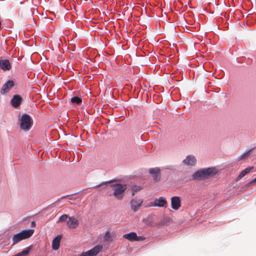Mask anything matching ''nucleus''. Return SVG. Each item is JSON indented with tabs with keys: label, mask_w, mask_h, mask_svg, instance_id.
I'll return each instance as SVG.
<instances>
[{
	"label": "nucleus",
	"mask_w": 256,
	"mask_h": 256,
	"mask_svg": "<svg viewBox=\"0 0 256 256\" xmlns=\"http://www.w3.org/2000/svg\"><path fill=\"white\" fill-rule=\"evenodd\" d=\"M68 218L69 216L68 214H64L60 217L59 220L57 222V223L66 222L67 220H68Z\"/></svg>",
	"instance_id": "20"
},
{
	"label": "nucleus",
	"mask_w": 256,
	"mask_h": 256,
	"mask_svg": "<svg viewBox=\"0 0 256 256\" xmlns=\"http://www.w3.org/2000/svg\"><path fill=\"white\" fill-rule=\"evenodd\" d=\"M110 188L113 191V196L118 200H122L124 196V192L127 188L126 184H116L110 185Z\"/></svg>",
	"instance_id": "2"
},
{
	"label": "nucleus",
	"mask_w": 256,
	"mask_h": 256,
	"mask_svg": "<svg viewBox=\"0 0 256 256\" xmlns=\"http://www.w3.org/2000/svg\"><path fill=\"white\" fill-rule=\"evenodd\" d=\"M154 206L158 207H165L167 206V202L166 199L161 196L158 198H156L154 201Z\"/></svg>",
	"instance_id": "12"
},
{
	"label": "nucleus",
	"mask_w": 256,
	"mask_h": 256,
	"mask_svg": "<svg viewBox=\"0 0 256 256\" xmlns=\"http://www.w3.org/2000/svg\"><path fill=\"white\" fill-rule=\"evenodd\" d=\"M149 172L152 175L154 180L158 182L160 178V172L158 168H152L149 170Z\"/></svg>",
	"instance_id": "10"
},
{
	"label": "nucleus",
	"mask_w": 256,
	"mask_h": 256,
	"mask_svg": "<svg viewBox=\"0 0 256 256\" xmlns=\"http://www.w3.org/2000/svg\"><path fill=\"white\" fill-rule=\"evenodd\" d=\"M66 226L70 229L76 228L79 226V222L74 216H69L66 221Z\"/></svg>",
	"instance_id": "6"
},
{
	"label": "nucleus",
	"mask_w": 256,
	"mask_h": 256,
	"mask_svg": "<svg viewBox=\"0 0 256 256\" xmlns=\"http://www.w3.org/2000/svg\"><path fill=\"white\" fill-rule=\"evenodd\" d=\"M196 162L194 156L189 155L186 156V159L183 160L182 162L186 166H192L196 164Z\"/></svg>",
	"instance_id": "13"
},
{
	"label": "nucleus",
	"mask_w": 256,
	"mask_h": 256,
	"mask_svg": "<svg viewBox=\"0 0 256 256\" xmlns=\"http://www.w3.org/2000/svg\"><path fill=\"white\" fill-rule=\"evenodd\" d=\"M254 168L253 166L248 167L245 168L244 170H242L240 174L238 176V179H240L245 175L249 173L252 169Z\"/></svg>",
	"instance_id": "17"
},
{
	"label": "nucleus",
	"mask_w": 256,
	"mask_h": 256,
	"mask_svg": "<svg viewBox=\"0 0 256 256\" xmlns=\"http://www.w3.org/2000/svg\"><path fill=\"white\" fill-rule=\"evenodd\" d=\"M70 102L72 104H76L80 105L82 102V100L78 96H74L71 98Z\"/></svg>",
	"instance_id": "18"
},
{
	"label": "nucleus",
	"mask_w": 256,
	"mask_h": 256,
	"mask_svg": "<svg viewBox=\"0 0 256 256\" xmlns=\"http://www.w3.org/2000/svg\"><path fill=\"white\" fill-rule=\"evenodd\" d=\"M146 238L143 236H138L137 234H136V238L135 242H140V241H143L145 240Z\"/></svg>",
	"instance_id": "23"
},
{
	"label": "nucleus",
	"mask_w": 256,
	"mask_h": 256,
	"mask_svg": "<svg viewBox=\"0 0 256 256\" xmlns=\"http://www.w3.org/2000/svg\"><path fill=\"white\" fill-rule=\"evenodd\" d=\"M102 246L101 245H97L92 249L82 252L79 256H96L100 250Z\"/></svg>",
	"instance_id": "5"
},
{
	"label": "nucleus",
	"mask_w": 256,
	"mask_h": 256,
	"mask_svg": "<svg viewBox=\"0 0 256 256\" xmlns=\"http://www.w3.org/2000/svg\"><path fill=\"white\" fill-rule=\"evenodd\" d=\"M0 68L4 70H10L11 68L10 64L8 60H0Z\"/></svg>",
	"instance_id": "14"
},
{
	"label": "nucleus",
	"mask_w": 256,
	"mask_h": 256,
	"mask_svg": "<svg viewBox=\"0 0 256 256\" xmlns=\"http://www.w3.org/2000/svg\"><path fill=\"white\" fill-rule=\"evenodd\" d=\"M34 230H24L14 234L12 236V245H14L21 240L30 238L34 234Z\"/></svg>",
	"instance_id": "3"
},
{
	"label": "nucleus",
	"mask_w": 256,
	"mask_h": 256,
	"mask_svg": "<svg viewBox=\"0 0 256 256\" xmlns=\"http://www.w3.org/2000/svg\"><path fill=\"white\" fill-rule=\"evenodd\" d=\"M142 189V188L140 186H134L132 188V196H134L135 194L140 190Z\"/></svg>",
	"instance_id": "21"
},
{
	"label": "nucleus",
	"mask_w": 256,
	"mask_h": 256,
	"mask_svg": "<svg viewBox=\"0 0 256 256\" xmlns=\"http://www.w3.org/2000/svg\"><path fill=\"white\" fill-rule=\"evenodd\" d=\"M254 183H256V178L254 180H252L250 182L248 183V185H250V184H252Z\"/></svg>",
	"instance_id": "24"
},
{
	"label": "nucleus",
	"mask_w": 256,
	"mask_h": 256,
	"mask_svg": "<svg viewBox=\"0 0 256 256\" xmlns=\"http://www.w3.org/2000/svg\"><path fill=\"white\" fill-rule=\"evenodd\" d=\"M22 102V97L18 94L14 95L10 100L12 106L15 108H18Z\"/></svg>",
	"instance_id": "11"
},
{
	"label": "nucleus",
	"mask_w": 256,
	"mask_h": 256,
	"mask_svg": "<svg viewBox=\"0 0 256 256\" xmlns=\"http://www.w3.org/2000/svg\"><path fill=\"white\" fill-rule=\"evenodd\" d=\"M62 236L60 235L56 236L52 241V248L54 250H58L60 248V241Z\"/></svg>",
	"instance_id": "15"
},
{
	"label": "nucleus",
	"mask_w": 256,
	"mask_h": 256,
	"mask_svg": "<svg viewBox=\"0 0 256 256\" xmlns=\"http://www.w3.org/2000/svg\"><path fill=\"white\" fill-rule=\"evenodd\" d=\"M255 147H256V146Z\"/></svg>",
	"instance_id": "26"
},
{
	"label": "nucleus",
	"mask_w": 256,
	"mask_h": 256,
	"mask_svg": "<svg viewBox=\"0 0 256 256\" xmlns=\"http://www.w3.org/2000/svg\"><path fill=\"white\" fill-rule=\"evenodd\" d=\"M36 226V223L34 221H32V226H33V227H34Z\"/></svg>",
	"instance_id": "25"
},
{
	"label": "nucleus",
	"mask_w": 256,
	"mask_h": 256,
	"mask_svg": "<svg viewBox=\"0 0 256 256\" xmlns=\"http://www.w3.org/2000/svg\"><path fill=\"white\" fill-rule=\"evenodd\" d=\"M142 203V200L136 198L132 199L130 202V206L134 212L137 211Z\"/></svg>",
	"instance_id": "7"
},
{
	"label": "nucleus",
	"mask_w": 256,
	"mask_h": 256,
	"mask_svg": "<svg viewBox=\"0 0 256 256\" xmlns=\"http://www.w3.org/2000/svg\"><path fill=\"white\" fill-rule=\"evenodd\" d=\"M14 86V82L12 80H8L2 86L1 89V94H4L8 92L11 88Z\"/></svg>",
	"instance_id": "9"
},
{
	"label": "nucleus",
	"mask_w": 256,
	"mask_h": 256,
	"mask_svg": "<svg viewBox=\"0 0 256 256\" xmlns=\"http://www.w3.org/2000/svg\"><path fill=\"white\" fill-rule=\"evenodd\" d=\"M252 150V149L248 151L247 152H244V153L242 154H241L238 157V160H242L244 159V158H246L250 154V152Z\"/></svg>",
	"instance_id": "22"
},
{
	"label": "nucleus",
	"mask_w": 256,
	"mask_h": 256,
	"mask_svg": "<svg viewBox=\"0 0 256 256\" xmlns=\"http://www.w3.org/2000/svg\"><path fill=\"white\" fill-rule=\"evenodd\" d=\"M172 208L174 210H178L181 206L180 199L179 196H175L171 198Z\"/></svg>",
	"instance_id": "8"
},
{
	"label": "nucleus",
	"mask_w": 256,
	"mask_h": 256,
	"mask_svg": "<svg viewBox=\"0 0 256 256\" xmlns=\"http://www.w3.org/2000/svg\"><path fill=\"white\" fill-rule=\"evenodd\" d=\"M32 124V120L30 116L26 114H23L20 119V127L25 131L28 130Z\"/></svg>",
	"instance_id": "4"
},
{
	"label": "nucleus",
	"mask_w": 256,
	"mask_h": 256,
	"mask_svg": "<svg viewBox=\"0 0 256 256\" xmlns=\"http://www.w3.org/2000/svg\"><path fill=\"white\" fill-rule=\"evenodd\" d=\"M104 240L105 242H111L112 240V236L110 232H107L104 236Z\"/></svg>",
	"instance_id": "19"
},
{
	"label": "nucleus",
	"mask_w": 256,
	"mask_h": 256,
	"mask_svg": "<svg viewBox=\"0 0 256 256\" xmlns=\"http://www.w3.org/2000/svg\"><path fill=\"white\" fill-rule=\"evenodd\" d=\"M217 170L214 168L200 169L192 174L193 179L204 180L215 175Z\"/></svg>",
	"instance_id": "1"
},
{
	"label": "nucleus",
	"mask_w": 256,
	"mask_h": 256,
	"mask_svg": "<svg viewBox=\"0 0 256 256\" xmlns=\"http://www.w3.org/2000/svg\"><path fill=\"white\" fill-rule=\"evenodd\" d=\"M136 234L134 232H130L128 234H124L123 238L130 241L135 242Z\"/></svg>",
	"instance_id": "16"
}]
</instances>
